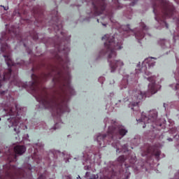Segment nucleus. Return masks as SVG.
Returning <instances> with one entry per match:
<instances>
[{
  "instance_id": "8",
  "label": "nucleus",
  "mask_w": 179,
  "mask_h": 179,
  "mask_svg": "<svg viewBox=\"0 0 179 179\" xmlns=\"http://www.w3.org/2000/svg\"><path fill=\"white\" fill-rule=\"evenodd\" d=\"M153 59H157L155 57H148L146 58L142 63V67L141 69V71L144 73V78L145 79H147L148 82L150 83L148 85V92L151 93V94H155L157 93V85L156 84V76H150L152 73L150 71H148L150 68H153L155 65H156V62ZM149 76V77H146Z\"/></svg>"
},
{
  "instance_id": "36",
  "label": "nucleus",
  "mask_w": 179,
  "mask_h": 179,
  "mask_svg": "<svg viewBox=\"0 0 179 179\" xmlns=\"http://www.w3.org/2000/svg\"><path fill=\"white\" fill-rule=\"evenodd\" d=\"M66 2L68 3V2H69V0H65ZM62 1V0H55V3H61V2Z\"/></svg>"
},
{
  "instance_id": "51",
  "label": "nucleus",
  "mask_w": 179,
  "mask_h": 179,
  "mask_svg": "<svg viewBox=\"0 0 179 179\" xmlns=\"http://www.w3.org/2000/svg\"><path fill=\"white\" fill-rule=\"evenodd\" d=\"M112 83H115V81L113 80Z\"/></svg>"
},
{
  "instance_id": "43",
  "label": "nucleus",
  "mask_w": 179,
  "mask_h": 179,
  "mask_svg": "<svg viewBox=\"0 0 179 179\" xmlns=\"http://www.w3.org/2000/svg\"><path fill=\"white\" fill-rule=\"evenodd\" d=\"M67 179H71L72 177L71 176H66Z\"/></svg>"
},
{
  "instance_id": "4",
  "label": "nucleus",
  "mask_w": 179,
  "mask_h": 179,
  "mask_svg": "<svg viewBox=\"0 0 179 179\" xmlns=\"http://www.w3.org/2000/svg\"><path fill=\"white\" fill-rule=\"evenodd\" d=\"M4 111H6L5 117H7L6 124L8 128H14L15 132L18 135L20 132L19 123L22 122L26 115V108L15 105V108H4Z\"/></svg>"
},
{
  "instance_id": "24",
  "label": "nucleus",
  "mask_w": 179,
  "mask_h": 179,
  "mask_svg": "<svg viewBox=\"0 0 179 179\" xmlns=\"http://www.w3.org/2000/svg\"><path fill=\"white\" fill-rule=\"evenodd\" d=\"M35 128L36 129H40L41 128H45V123L44 122H41L36 124Z\"/></svg>"
},
{
  "instance_id": "31",
  "label": "nucleus",
  "mask_w": 179,
  "mask_h": 179,
  "mask_svg": "<svg viewBox=\"0 0 179 179\" xmlns=\"http://www.w3.org/2000/svg\"><path fill=\"white\" fill-rule=\"evenodd\" d=\"M155 130L150 131L148 133V136H151L152 138L156 137V133H153Z\"/></svg>"
},
{
  "instance_id": "45",
  "label": "nucleus",
  "mask_w": 179,
  "mask_h": 179,
  "mask_svg": "<svg viewBox=\"0 0 179 179\" xmlns=\"http://www.w3.org/2000/svg\"><path fill=\"white\" fill-rule=\"evenodd\" d=\"M74 160H79V158L75 157Z\"/></svg>"
},
{
  "instance_id": "35",
  "label": "nucleus",
  "mask_w": 179,
  "mask_h": 179,
  "mask_svg": "<svg viewBox=\"0 0 179 179\" xmlns=\"http://www.w3.org/2000/svg\"><path fill=\"white\" fill-rule=\"evenodd\" d=\"M37 179H45V176L44 174H41Z\"/></svg>"
},
{
  "instance_id": "52",
  "label": "nucleus",
  "mask_w": 179,
  "mask_h": 179,
  "mask_svg": "<svg viewBox=\"0 0 179 179\" xmlns=\"http://www.w3.org/2000/svg\"><path fill=\"white\" fill-rule=\"evenodd\" d=\"M118 101H119V103H121V100H119Z\"/></svg>"
},
{
  "instance_id": "5",
  "label": "nucleus",
  "mask_w": 179,
  "mask_h": 179,
  "mask_svg": "<svg viewBox=\"0 0 179 179\" xmlns=\"http://www.w3.org/2000/svg\"><path fill=\"white\" fill-rule=\"evenodd\" d=\"M126 158L125 156L121 155L117 158V163H119V166L117 169H115V166L114 164H110L108 167H111L113 166V170L116 171V174L119 176V178L121 179H129L131 177V172L129 171V169H132L134 173H138L139 171V166H135V163H136V155L135 154H131L129 157V164H124L122 166V163L125 162Z\"/></svg>"
},
{
  "instance_id": "11",
  "label": "nucleus",
  "mask_w": 179,
  "mask_h": 179,
  "mask_svg": "<svg viewBox=\"0 0 179 179\" xmlns=\"http://www.w3.org/2000/svg\"><path fill=\"white\" fill-rule=\"evenodd\" d=\"M133 100L136 102H131L129 104V108L133 111H139V103L143 101L146 99V93L143 92L139 90H134L132 92Z\"/></svg>"
},
{
  "instance_id": "22",
  "label": "nucleus",
  "mask_w": 179,
  "mask_h": 179,
  "mask_svg": "<svg viewBox=\"0 0 179 179\" xmlns=\"http://www.w3.org/2000/svg\"><path fill=\"white\" fill-rule=\"evenodd\" d=\"M34 148H35L36 150H41L44 148V143H38L34 144Z\"/></svg>"
},
{
  "instance_id": "9",
  "label": "nucleus",
  "mask_w": 179,
  "mask_h": 179,
  "mask_svg": "<svg viewBox=\"0 0 179 179\" xmlns=\"http://www.w3.org/2000/svg\"><path fill=\"white\" fill-rule=\"evenodd\" d=\"M53 29L57 34L55 38H57V42L55 43V48L59 52L64 51V54L66 55L69 52L70 49L68 45H65V41L67 44H69L71 36H68V32L62 30V24H53Z\"/></svg>"
},
{
  "instance_id": "44",
  "label": "nucleus",
  "mask_w": 179,
  "mask_h": 179,
  "mask_svg": "<svg viewBox=\"0 0 179 179\" xmlns=\"http://www.w3.org/2000/svg\"><path fill=\"white\" fill-rule=\"evenodd\" d=\"M137 66H141V62H138V64H137Z\"/></svg>"
},
{
  "instance_id": "26",
  "label": "nucleus",
  "mask_w": 179,
  "mask_h": 179,
  "mask_svg": "<svg viewBox=\"0 0 179 179\" xmlns=\"http://www.w3.org/2000/svg\"><path fill=\"white\" fill-rule=\"evenodd\" d=\"M61 125H62V123L61 122V121H59V122H57L54 127L50 129V131L52 130V129H59L61 128Z\"/></svg>"
},
{
  "instance_id": "16",
  "label": "nucleus",
  "mask_w": 179,
  "mask_h": 179,
  "mask_svg": "<svg viewBox=\"0 0 179 179\" xmlns=\"http://www.w3.org/2000/svg\"><path fill=\"white\" fill-rule=\"evenodd\" d=\"M103 176L99 178V176H94L93 178L91 179H111L114 176H116L117 177H120L118 173H117V171L114 170V165H112L111 166H108L104 169L103 171Z\"/></svg>"
},
{
  "instance_id": "54",
  "label": "nucleus",
  "mask_w": 179,
  "mask_h": 179,
  "mask_svg": "<svg viewBox=\"0 0 179 179\" xmlns=\"http://www.w3.org/2000/svg\"><path fill=\"white\" fill-rule=\"evenodd\" d=\"M151 127H153V124H151Z\"/></svg>"
},
{
  "instance_id": "33",
  "label": "nucleus",
  "mask_w": 179,
  "mask_h": 179,
  "mask_svg": "<svg viewBox=\"0 0 179 179\" xmlns=\"http://www.w3.org/2000/svg\"><path fill=\"white\" fill-rule=\"evenodd\" d=\"M98 80L99 83H101V85H103V83H104V80H106V78L104 77H99Z\"/></svg>"
},
{
  "instance_id": "18",
  "label": "nucleus",
  "mask_w": 179,
  "mask_h": 179,
  "mask_svg": "<svg viewBox=\"0 0 179 179\" xmlns=\"http://www.w3.org/2000/svg\"><path fill=\"white\" fill-rule=\"evenodd\" d=\"M118 86H119L120 90H124V89H127V87H128V78H124L120 81Z\"/></svg>"
},
{
  "instance_id": "7",
  "label": "nucleus",
  "mask_w": 179,
  "mask_h": 179,
  "mask_svg": "<svg viewBox=\"0 0 179 179\" xmlns=\"http://www.w3.org/2000/svg\"><path fill=\"white\" fill-rule=\"evenodd\" d=\"M5 176H1L0 179H20L29 178L31 174V165L27 164L22 169H17L9 164L3 166Z\"/></svg>"
},
{
  "instance_id": "39",
  "label": "nucleus",
  "mask_w": 179,
  "mask_h": 179,
  "mask_svg": "<svg viewBox=\"0 0 179 179\" xmlns=\"http://www.w3.org/2000/svg\"><path fill=\"white\" fill-rule=\"evenodd\" d=\"M108 17L110 19V20L112 22L111 18L113 17V14H110V15H107Z\"/></svg>"
},
{
  "instance_id": "3",
  "label": "nucleus",
  "mask_w": 179,
  "mask_h": 179,
  "mask_svg": "<svg viewBox=\"0 0 179 179\" xmlns=\"http://www.w3.org/2000/svg\"><path fill=\"white\" fill-rule=\"evenodd\" d=\"M114 38V36L111 34H106L102 37V41H104V49L99 52L96 57V59H99V58L104 57V55H108V62L109 63L112 73H114L117 69L120 71L124 65V61L114 59L117 57V52L115 50L122 48V39L115 42Z\"/></svg>"
},
{
  "instance_id": "13",
  "label": "nucleus",
  "mask_w": 179,
  "mask_h": 179,
  "mask_svg": "<svg viewBox=\"0 0 179 179\" xmlns=\"http://www.w3.org/2000/svg\"><path fill=\"white\" fill-rule=\"evenodd\" d=\"M26 152V147L24 145H14L8 148V151L5 152L9 162H16V155H23Z\"/></svg>"
},
{
  "instance_id": "29",
  "label": "nucleus",
  "mask_w": 179,
  "mask_h": 179,
  "mask_svg": "<svg viewBox=\"0 0 179 179\" xmlns=\"http://www.w3.org/2000/svg\"><path fill=\"white\" fill-rule=\"evenodd\" d=\"M30 36H31V37H32L33 40L38 39V35L34 31H33L32 32L30 33Z\"/></svg>"
},
{
  "instance_id": "42",
  "label": "nucleus",
  "mask_w": 179,
  "mask_h": 179,
  "mask_svg": "<svg viewBox=\"0 0 179 179\" xmlns=\"http://www.w3.org/2000/svg\"><path fill=\"white\" fill-rule=\"evenodd\" d=\"M64 160H65V163H69V159H64Z\"/></svg>"
},
{
  "instance_id": "6",
  "label": "nucleus",
  "mask_w": 179,
  "mask_h": 179,
  "mask_svg": "<svg viewBox=\"0 0 179 179\" xmlns=\"http://www.w3.org/2000/svg\"><path fill=\"white\" fill-rule=\"evenodd\" d=\"M15 37H17V34L16 31L13 28H11L8 30V33L6 34L5 32L1 33V37L0 38V50L1 52H3V58L5 59L6 64L9 66H16V65H20V64H23V61L21 63H15L12 59V49H10V46L6 43V41H10L12 38H15Z\"/></svg>"
},
{
  "instance_id": "19",
  "label": "nucleus",
  "mask_w": 179,
  "mask_h": 179,
  "mask_svg": "<svg viewBox=\"0 0 179 179\" xmlns=\"http://www.w3.org/2000/svg\"><path fill=\"white\" fill-rule=\"evenodd\" d=\"M58 153H59V151L55 150H51L48 152L49 159H57L58 157Z\"/></svg>"
},
{
  "instance_id": "32",
  "label": "nucleus",
  "mask_w": 179,
  "mask_h": 179,
  "mask_svg": "<svg viewBox=\"0 0 179 179\" xmlns=\"http://www.w3.org/2000/svg\"><path fill=\"white\" fill-rule=\"evenodd\" d=\"M130 1V3L129 6H135V5H136V2L138 1V0H129Z\"/></svg>"
},
{
  "instance_id": "2",
  "label": "nucleus",
  "mask_w": 179,
  "mask_h": 179,
  "mask_svg": "<svg viewBox=\"0 0 179 179\" xmlns=\"http://www.w3.org/2000/svg\"><path fill=\"white\" fill-rule=\"evenodd\" d=\"M105 127H107V124L110 123L111 125L108 127L107 134L103 133H99L94 136V141H96L100 148H106L107 143V139L112 142L113 148L116 149L117 153H121L120 150V139H122L124 136L128 134V130L125 127L118 124L115 120H110L108 117H106L103 120Z\"/></svg>"
},
{
  "instance_id": "49",
  "label": "nucleus",
  "mask_w": 179,
  "mask_h": 179,
  "mask_svg": "<svg viewBox=\"0 0 179 179\" xmlns=\"http://www.w3.org/2000/svg\"><path fill=\"white\" fill-rule=\"evenodd\" d=\"M103 26H107V24H103Z\"/></svg>"
},
{
  "instance_id": "17",
  "label": "nucleus",
  "mask_w": 179,
  "mask_h": 179,
  "mask_svg": "<svg viewBox=\"0 0 179 179\" xmlns=\"http://www.w3.org/2000/svg\"><path fill=\"white\" fill-rule=\"evenodd\" d=\"M34 13L35 15V24L38 27H40V25H38L36 23H43V17H44V12L43 11V9H41L40 7H38L37 8H34Z\"/></svg>"
},
{
  "instance_id": "15",
  "label": "nucleus",
  "mask_w": 179,
  "mask_h": 179,
  "mask_svg": "<svg viewBox=\"0 0 179 179\" xmlns=\"http://www.w3.org/2000/svg\"><path fill=\"white\" fill-rule=\"evenodd\" d=\"M141 150L143 152L142 156H148V155L151 154L157 158V160H160V153L162 152L157 146H150L149 145H145L144 149L141 148Z\"/></svg>"
},
{
  "instance_id": "50",
  "label": "nucleus",
  "mask_w": 179,
  "mask_h": 179,
  "mask_svg": "<svg viewBox=\"0 0 179 179\" xmlns=\"http://www.w3.org/2000/svg\"><path fill=\"white\" fill-rule=\"evenodd\" d=\"M164 107H165V108H166V103H164Z\"/></svg>"
},
{
  "instance_id": "48",
  "label": "nucleus",
  "mask_w": 179,
  "mask_h": 179,
  "mask_svg": "<svg viewBox=\"0 0 179 179\" xmlns=\"http://www.w3.org/2000/svg\"><path fill=\"white\" fill-rule=\"evenodd\" d=\"M13 43H15V38L13 39Z\"/></svg>"
},
{
  "instance_id": "28",
  "label": "nucleus",
  "mask_w": 179,
  "mask_h": 179,
  "mask_svg": "<svg viewBox=\"0 0 179 179\" xmlns=\"http://www.w3.org/2000/svg\"><path fill=\"white\" fill-rule=\"evenodd\" d=\"M124 16H126V17H127V19H131V17L132 16V9L129 8L127 10V13H124Z\"/></svg>"
},
{
  "instance_id": "23",
  "label": "nucleus",
  "mask_w": 179,
  "mask_h": 179,
  "mask_svg": "<svg viewBox=\"0 0 179 179\" xmlns=\"http://www.w3.org/2000/svg\"><path fill=\"white\" fill-rule=\"evenodd\" d=\"M159 44H160L162 48H164V47H167L169 43L166 40H161L159 41Z\"/></svg>"
},
{
  "instance_id": "27",
  "label": "nucleus",
  "mask_w": 179,
  "mask_h": 179,
  "mask_svg": "<svg viewBox=\"0 0 179 179\" xmlns=\"http://www.w3.org/2000/svg\"><path fill=\"white\" fill-rule=\"evenodd\" d=\"M58 19V11L54 10L52 11V20H57Z\"/></svg>"
},
{
  "instance_id": "10",
  "label": "nucleus",
  "mask_w": 179,
  "mask_h": 179,
  "mask_svg": "<svg viewBox=\"0 0 179 179\" xmlns=\"http://www.w3.org/2000/svg\"><path fill=\"white\" fill-rule=\"evenodd\" d=\"M100 159H101L100 152L84 154L83 159L84 170H92V164L100 162Z\"/></svg>"
},
{
  "instance_id": "46",
  "label": "nucleus",
  "mask_w": 179,
  "mask_h": 179,
  "mask_svg": "<svg viewBox=\"0 0 179 179\" xmlns=\"http://www.w3.org/2000/svg\"><path fill=\"white\" fill-rule=\"evenodd\" d=\"M77 179H81V178H80V176H78L77 177Z\"/></svg>"
},
{
  "instance_id": "55",
  "label": "nucleus",
  "mask_w": 179,
  "mask_h": 179,
  "mask_svg": "<svg viewBox=\"0 0 179 179\" xmlns=\"http://www.w3.org/2000/svg\"><path fill=\"white\" fill-rule=\"evenodd\" d=\"M153 129H155V127H153Z\"/></svg>"
},
{
  "instance_id": "37",
  "label": "nucleus",
  "mask_w": 179,
  "mask_h": 179,
  "mask_svg": "<svg viewBox=\"0 0 179 179\" xmlns=\"http://www.w3.org/2000/svg\"><path fill=\"white\" fill-rule=\"evenodd\" d=\"M27 52L28 54H31V49H30V48H27Z\"/></svg>"
},
{
  "instance_id": "25",
  "label": "nucleus",
  "mask_w": 179,
  "mask_h": 179,
  "mask_svg": "<svg viewBox=\"0 0 179 179\" xmlns=\"http://www.w3.org/2000/svg\"><path fill=\"white\" fill-rule=\"evenodd\" d=\"M113 4L112 6V8L113 9H120V3L118 2V0H113Z\"/></svg>"
},
{
  "instance_id": "21",
  "label": "nucleus",
  "mask_w": 179,
  "mask_h": 179,
  "mask_svg": "<svg viewBox=\"0 0 179 179\" xmlns=\"http://www.w3.org/2000/svg\"><path fill=\"white\" fill-rule=\"evenodd\" d=\"M32 158L34 159V160H35V162H36V163H40L41 162V156H40L36 152H34Z\"/></svg>"
},
{
  "instance_id": "14",
  "label": "nucleus",
  "mask_w": 179,
  "mask_h": 179,
  "mask_svg": "<svg viewBox=\"0 0 179 179\" xmlns=\"http://www.w3.org/2000/svg\"><path fill=\"white\" fill-rule=\"evenodd\" d=\"M157 120V110H152L149 111L148 116H146L145 113H141V119H136L137 122H143V128H146V124H152V122H156Z\"/></svg>"
},
{
  "instance_id": "53",
  "label": "nucleus",
  "mask_w": 179,
  "mask_h": 179,
  "mask_svg": "<svg viewBox=\"0 0 179 179\" xmlns=\"http://www.w3.org/2000/svg\"><path fill=\"white\" fill-rule=\"evenodd\" d=\"M97 22H98V23H99V19H97Z\"/></svg>"
},
{
  "instance_id": "38",
  "label": "nucleus",
  "mask_w": 179,
  "mask_h": 179,
  "mask_svg": "<svg viewBox=\"0 0 179 179\" xmlns=\"http://www.w3.org/2000/svg\"><path fill=\"white\" fill-rule=\"evenodd\" d=\"M90 172H86L85 177H90Z\"/></svg>"
},
{
  "instance_id": "30",
  "label": "nucleus",
  "mask_w": 179,
  "mask_h": 179,
  "mask_svg": "<svg viewBox=\"0 0 179 179\" xmlns=\"http://www.w3.org/2000/svg\"><path fill=\"white\" fill-rule=\"evenodd\" d=\"M122 151L125 153V152H128V144H124L122 146Z\"/></svg>"
},
{
  "instance_id": "12",
  "label": "nucleus",
  "mask_w": 179,
  "mask_h": 179,
  "mask_svg": "<svg viewBox=\"0 0 179 179\" xmlns=\"http://www.w3.org/2000/svg\"><path fill=\"white\" fill-rule=\"evenodd\" d=\"M140 27L142 29H136V31H134V30L129 28V24L122 25V29L124 30V34L133 33L138 43H141V40L145 37V31L149 30V27L146 26L143 22H141Z\"/></svg>"
},
{
  "instance_id": "47",
  "label": "nucleus",
  "mask_w": 179,
  "mask_h": 179,
  "mask_svg": "<svg viewBox=\"0 0 179 179\" xmlns=\"http://www.w3.org/2000/svg\"><path fill=\"white\" fill-rule=\"evenodd\" d=\"M175 1L178 3L179 0H175Z\"/></svg>"
},
{
  "instance_id": "20",
  "label": "nucleus",
  "mask_w": 179,
  "mask_h": 179,
  "mask_svg": "<svg viewBox=\"0 0 179 179\" xmlns=\"http://www.w3.org/2000/svg\"><path fill=\"white\" fill-rule=\"evenodd\" d=\"M131 144L134 146H138L141 144V138L136 137L131 140Z\"/></svg>"
},
{
  "instance_id": "34",
  "label": "nucleus",
  "mask_w": 179,
  "mask_h": 179,
  "mask_svg": "<svg viewBox=\"0 0 179 179\" xmlns=\"http://www.w3.org/2000/svg\"><path fill=\"white\" fill-rule=\"evenodd\" d=\"M0 8H0L1 10H8L9 9L8 6L5 7L4 6H2V5L0 6Z\"/></svg>"
},
{
  "instance_id": "41",
  "label": "nucleus",
  "mask_w": 179,
  "mask_h": 179,
  "mask_svg": "<svg viewBox=\"0 0 179 179\" xmlns=\"http://www.w3.org/2000/svg\"><path fill=\"white\" fill-rule=\"evenodd\" d=\"M167 141H169V142H173V138H167Z\"/></svg>"
},
{
  "instance_id": "1",
  "label": "nucleus",
  "mask_w": 179,
  "mask_h": 179,
  "mask_svg": "<svg viewBox=\"0 0 179 179\" xmlns=\"http://www.w3.org/2000/svg\"><path fill=\"white\" fill-rule=\"evenodd\" d=\"M59 66L50 65L46 73L37 76L31 75L32 80L23 83L17 78V71H12L8 69L0 73V87L7 80H10L13 85L24 89L29 88L30 93L34 96L37 101L48 108L52 115L61 117L63 113H69L68 101L71 96H75V90L71 85V74L69 73V59L57 56ZM7 91H0L1 94H5Z\"/></svg>"
},
{
  "instance_id": "40",
  "label": "nucleus",
  "mask_w": 179,
  "mask_h": 179,
  "mask_svg": "<svg viewBox=\"0 0 179 179\" xmlns=\"http://www.w3.org/2000/svg\"><path fill=\"white\" fill-rule=\"evenodd\" d=\"M114 92H110V94H109V96L110 97H114Z\"/></svg>"
}]
</instances>
